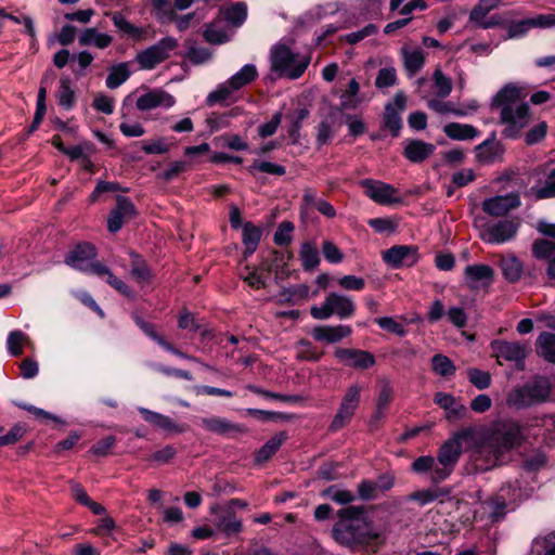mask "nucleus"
<instances>
[{
  "mask_svg": "<svg viewBox=\"0 0 555 555\" xmlns=\"http://www.w3.org/2000/svg\"><path fill=\"white\" fill-rule=\"evenodd\" d=\"M499 264L506 281L516 283L520 280L524 266L515 255L501 256Z\"/></svg>",
  "mask_w": 555,
  "mask_h": 555,
  "instance_id": "obj_27",
  "label": "nucleus"
},
{
  "mask_svg": "<svg viewBox=\"0 0 555 555\" xmlns=\"http://www.w3.org/2000/svg\"><path fill=\"white\" fill-rule=\"evenodd\" d=\"M397 83V72L392 66L384 67L378 70L375 79V86L378 89L389 88Z\"/></svg>",
  "mask_w": 555,
  "mask_h": 555,
  "instance_id": "obj_52",
  "label": "nucleus"
},
{
  "mask_svg": "<svg viewBox=\"0 0 555 555\" xmlns=\"http://www.w3.org/2000/svg\"><path fill=\"white\" fill-rule=\"evenodd\" d=\"M537 350L548 362H555V334H541L538 337Z\"/></svg>",
  "mask_w": 555,
  "mask_h": 555,
  "instance_id": "obj_40",
  "label": "nucleus"
},
{
  "mask_svg": "<svg viewBox=\"0 0 555 555\" xmlns=\"http://www.w3.org/2000/svg\"><path fill=\"white\" fill-rule=\"evenodd\" d=\"M384 124L385 127L392 132L393 137L399 134V131L402 127V121L399 112L392 104H387L385 107Z\"/></svg>",
  "mask_w": 555,
  "mask_h": 555,
  "instance_id": "obj_46",
  "label": "nucleus"
},
{
  "mask_svg": "<svg viewBox=\"0 0 555 555\" xmlns=\"http://www.w3.org/2000/svg\"><path fill=\"white\" fill-rule=\"evenodd\" d=\"M309 297V287L307 285H297L281 293V298L285 301L296 304L299 300H306Z\"/></svg>",
  "mask_w": 555,
  "mask_h": 555,
  "instance_id": "obj_55",
  "label": "nucleus"
},
{
  "mask_svg": "<svg viewBox=\"0 0 555 555\" xmlns=\"http://www.w3.org/2000/svg\"><path fill=\"white\" fill-rule=\"evenodd\" d=\"M530 192L537 199L555 197V169L547 176L543 185H533Z\"/></svg>",
  "mask_w": 555,
  "mask_h": 555,
  "instance_id": "obj_41",
  "label": "nucleus"
},
{
  "mask_svg": "<svg viewBox=\"0 0 555 555\" xmlns=\"http://www.w3.org/2000/svg\"><path fill=\"white\" fill-rule=\"evenodd\" d=\"M261 238V230L250 222L245 223L243 228V243L245 246V255H251L256 249Z\"/></svg>",
  "mask_w": 555,
  "mask_h": 555,
  "instance_id": "obj_36",
  "label": "nucleus"
},
{
  "mask_svg": "<svg viewBox=\"0 0 555 555\" xmlns=\"http://www.w3.org/2000/svg\"><path fill=\"white\" fill-rule=\"evenodd\" d=\"M436 94L440 98L448 96L452 91L451 80L442 74L441 70L437 69L434 74Z\"/></svg>",
  "mask_w": 555,
  "mask_h": 555,
  "instance_id": "obj_60",
  "label": "nucleus"
},
{
  "mask_svg": "<svg viewBox=\"0 0 555 555\" xmlns=\"http://www.w3.org/2000/svg\"><path fill=\"white\" fill-rule=\"evenodd\" d=\"M258 77V72L255 65L246 64L225 82L220 83L216 90L207 95L206 102L208 105L216 103L222 104L228 101L232 93L249 85Z\"/></svg>",
  "mask_w": 555,
  "mask_h": 555,
  "instance_id": "obj_7",
  "label": "nucleus"
},
{
  "mask_svg": "<svg viewBox=\"0 0 555 555\" xmlns=\"http://www.w3.org/2000/svg\"><path fill=\"white\" fill-rule=\"evenodd\" d=\"M96 249L89 243L78 244L73 250L68 253L65 258V263L73 269L91 273L94 275H102L107 272V267L99 261H95Z\"/></svg>",
  "mask_w": 555,
  "mask_h": 555,
  "instance_id": "obj_10",
  "label": "nucleus"
},
{
  "mask_svg": "<svg viewBox=\"0 0 555 555\" xmlns=\"http://www.w3.org/2000/svg\"><path fill=\"white\" fill-rule=\"evenodd\" d=\"M218 528L228 535L235 534L242 530V521L235 515H229L219 521Z\"/></svg>",
  "mask_w": 555,
  "mask_h": 555,
  "instance_id": "obj_62",
  "label": "nucleus"
},
{
  "mask_svg": "<svg viewBox=\"0 0 555 555\" xmlns=\"http://www.w3.org/2000/svg\"><path fill=\"white\" fill-rule=\"evenodd\" d=\"M383 259L392 267H410L417 261V249L406 245L392 246L384 253Z\"/></svg>",
  "mask_w": 555,
  "mask_h": 555,
  "instance_id": "obj_21",
  "label": "nucleus"
},
{
  "mask_svg": "<svg viewBox=\"0 0 555 555\" xmlns=\"http://www.w3.org/2000/svg\"><path fill=\"white\" fill-rule=\"evenodd\" d=\"M499 152V144L495 139L486 140L476 147V154L480 162L491 163Z\"/></svg>",
  "mask_w": 555,
  "mask_h": 555,
  "instance_id": "obj_45",
  "label": "nucleus"
},
{
  "mask_svg": "<svg viewBox=\"0 0 555 555\" xmlns=\"http://www.w3.org/2000/svg\"><path fill=\"white\" fill-rule=\"evenodd\" d=\"M434 401L447 412L449 421H457L466 416V406L455 397L444 392H437Z\"/></svg>",
  "mask_w": 555,
  "mask_h": 555,
  "instance_id": "obj_24",
  "label": "nucleus"
},
{
  "mask_svg": "<svg viewBox=\"0 0 555 555\" xmlns=\"http://www.w3.org/2000/svg\"><path fill=\"white\" fill-rule=\"evenodd\" d=\"M403 56L404 68L409 76H414L424 66L425 57L421 49H409L403 47L401 49Z\"/></svg>",
  "mask_w": 555,
  "mask_h": 555,
  "instance_id": "obj_29",
  "label": "nucleus"
},
{
  "mask_svg": "<svg viewBox=\"0 0 555 555\" xmlns=\"http://www.w3.org/2000/svg\"><path fill=\"white\" fill-rule=\"evenodd\" d=\"M323 495L330 498L331 500L339 504H347L354 500V495L351 491L337 489L335 487H330L328 489H326L323 492Z\"/></svg>",
  "mask_w": 555,
  "mask_h": 555,
  "instance_id": "obj_61",
  "label": "nucleus"
},
{
  "mask_svg": "<svg viewBox=\"0 0 555 555\" xmlns=\"http://www.w3.org/2000/svg\"><path fill=\"white\" fill-rule=\"evenodd\" d=\"M360 83L356 78H351L347 88L340 93L339 106L343 111H354L363 103H367L371 98L360 90Z\"/></svg>",
  "mask_w": 555,
  "mask_h": 555,
  "instance_id": "obj_19",
  "label": "nucleus"
},
{
  "mask_svg": "<svg viewBox=\"0 0 555 555\" xmlns=\"http://www.w3.org/2000/svg\"><path fill=\"white\" fill-rule=\"evenodd\" d=\"M130 76L127 63H119L111 67L106 78V87L108 89H116L122 85Z\"/></svg>",
  "mask_w": 555,
  "mask_h": 555,
  "instance_id": "obj_39",
  "label": "nucleus"
},
{
  "mask_svg": "<svg viewBox=\"0 0 555 555\" xmlns=\"http://www.w3.org/2000/svg\"><path fill=\"white\" fill-rule=\"evenodd\" d=\"M334 356L340 363L358 370H366L375 364L374 356L365 350L338 348Z\"/></svg>",
  "mask_w": 555,
  "mask_h": 555,
  "instance_id": "obj_15",
  "label": "nucleus"
},
{
  "mask_svg": "<svg viewBox=\"0 0 555 555\" xmlns=\"http://www.w3.org/2000/svg\"><path fill=\"white\" fill-rule=\"evenodd\" d=\"M433 371L442 377L453 376L455 373V365L453 362L443 354H436L431 360Z\"/></svg>",
  "mask_w": 555,
  "mask_h": 555,
  "instance_id": "obj_44",
  "label": "nucleus"
},
{
  "mask_svg": "<svg viewBox=\"0 0 555 555\" xmlns=\"http://www.w3.org/2000/svg\"><path fill=\"white\" fill-rule=\"evenodd\" d=\"M437 466V460L430 455H424L417 457L411 465V470L416 474H429V478L433 483H439L442 480H436L435 469Z\"/></svg>",
  "mask_w": 555,
  "mask_h": 555,
  "instance_id": "obj_38",
  "label": "nucleus"
},
{
  "mask_svg": "<svg viewBox=\"0 0 555 555\" xmlns=\"http://www.w3.org/2000/svg\"><path fill=\"white\" fill-rule=\"evenodd\" d=\"M502 0H480L478 4L472 10L469 18L472 22L488 28L491 26L490 23H485L486 15L493 9H495Z\"/></svg>",
  "mask_w": 555,
  "mask_h": 555,
  "instance_id": "obj_33",
  "label": "nucleus"
},
{
  "mask_svg": "<svg viewBox=\"0 0 555 555\" xmlns=\"http://www.w3.org/2000/svg\"><path fill=\"white\" fill-rule=\"evenodd\" d=\"M511 487H503L498 494H495L493 498H491L489 501L485 503L486 508L490 513V516L498 520L499 518H502L505 514L506 508V495L509 492Z\"/></svg>",
  "mask_w": 555,
  "mask_h": 555,
  "instance_id": "obj_32",
  "label": "nucleus"
},
{
  "mask_svg": "<svg viewBox=\"0 0 555 555\" xmlns=\"http://www.w3.org/2000/svg\"><path fill=\"white\" fill-rule=\"evenodd\" d=\"M299 257L305 270H312L320 263V256L314 243L306 242L301 245Z\"/></svg>",
  "mask_w": 555,
  "mask_h": 555,
  "instance_id": "obj_37",
  "label": "nucleus"
},
{
  "mask_svg": "<svg viewBox=\"0 0 555 555\" xmlns=\"http://www.w3.org/2000/svg\"><path fill=\"white\" fill-rule=\"evenodd\" d=\"M361 185L364 194L377 204L389 205L399 201L397 190L390 184L366 179L361 182Z\"/></svg>",
  "mask_w": 555,
  "mask_h": 555,
  "instance_id": "obj_14",
  "label": "nucleus"
},
{
  "mask_svg": "<svg viewBox=\"0 0 555 555\" xmlns=\"http://www.w3.org/2000/svg\"><path fill=\"white\" fill-rule=\"evenodd\" d=\"M322 253L324 258L331 263H339L344 259L343 253L332 241L323 242Z\"/></svg>",
  "mask_w": 555,
  "mask_h": 555,
  "instance_id": "obj_64",
  "label": "nucleus"
},
{
  "mask_svg": "<svg viewBox=\"0 0 555 555\" xmlns=\"http://www.w3.org/2000/svg\"><path fill=\"white\" fill-rule=\"evenodd\" d=\"M550 390V380L546 377L537 376L524 387L509 392L507 403L516 408L529 406L545 401L548 398Z\"/></svg>",
  "mask_w": 555,
  "mask_h": 555,
  "instance_id": "obj_8",
  "label": "nucleus"
},
{
  "mask_svg": "<svg viewBox=\"0 0 555 555\" xmlns=\"http://www.w3.org/2000/svg\"><path fill=\"white\" fill-rule=\"evenodd\" d=\"M525 436L520 425L511 420L494 422L482 435V440L476 452L475 460L481 469L501 465L504 457L515 448L521 446Z\"/></svg>",
  "mask_w": 555,
  "mask_h": 555,
  "instance_id": "obj_1",
  "label": "nucleus"
},
{
  "mask_svg": "<svg viewBox=\"0 0 555 555\" xmlns=\"http://www.w3.org/2000/svg\"><path fill=\"white\" fill-rule=\"evenodd\" d=\"M446 135L452 140H473L479 135V130L472 125L449 122L443 127Z\"/></svg>",
  "mask_w": 555,
  "mask_h": 555,
  "instance_id": "obj_28",
  "label": "nucleus"
},
{
  "mask_svg": "<svg viewBox=\"0 0 555 555\" xmlns=\"http://www.w3.org/2000/svg\"><path fill=\"white\" fill-rule=\"evenodd\" d=\"M28 341L29 338L26 334L21 331H13L7 339L8 350L13 357H17L23 352V346Z\"/></svg>",
  "mask_w": 555,
  "mask_h": 555,
  "instance_id": "obj_48",
  "label": "nucleus"
},
{
  "mask_svg": "<svg viewBox=\"0 0 555 555\" xmlns=\"http://www.w3.org/2000/svg\"><path fill=\"white\" fill-rule=\"evenodd\" d=\"M112 21L116 28L134 38H140L143 34V30L141 28L135 27L134 25L129 23L120 13H114L112 15Z\"/></svg>",
  "mask_w": 555,
  "mask_h": 555,
  "instance_id": "obj_51",
  "label": "nucleus"
},
{
  "mask_svg": "<svg viewBox=\"0 0 555 555\" xmlns=\"http://www.w3.org/2000/svg\"><path fill=\"white\" fill-rule=\"evenodd\" d=\"M491 348L500 364L502 361H506L514 363L517 369H524V361L528 352L526 345L518 341L495 340L491 344Z\"/></svg>",
  "mask_w": 555,
  "mask_h": 555,
  "instance_id": "obj_13",
  "label": "nucleus"
},
{
  "mask_svg": "<svg viewBox=\"0 0 555 555\" xmlns=\"http://www.w3.org/2000/svg\"><path fill=\"white\" fill-rule=\"evenodd\" d=\"M204 38L210 43L220 44L227 42L230 36L222 26L210 24L204 30Z\"/></svg>",
  "mask_w": 555,
  "mask_h": 555,
  "instance_id": "obj_50",
  "label": "nucleus"
},
{
  "mask_svg": "<svg viewBox=\"0 0 555 555\" xmlns=\"http://www.w3.org/2000/svg\"><path fill=\"white\" fill-rule=\"evenodd\" d=\"M294 231V224L289 221H283L280 223L278 230L274 233V243L279 246L287 245L292 242V233Z\"/></svg>",
  "mask_w": 555,
  "mask_h": 555,
  "instance_id": "obj_59",
  "label": "nucleus"
},
{
  "mask_svg": "<svg viewBox=\"0 0 555 555\" xmlns=\"http://www.w3.org/2000/svg\"><path fill=\"white\" fill-rule=\"evenodd\" d=\"M441 495V491L439 489H424L414 491L409 494L408 499L410 501L417 502L421 506L427 505L435 500H437Z\"/></svg>",
  "mask_w": 555,
  "mask_h": 555,
  "instance_id": "obj_53",
  "label": "nucleus"
},
{
  "mask_svg": "<svg viewBox=\"0 0 555 555\" xmlns=\"http://www.w3.org/2000/svg\"><path fill=\"white\" fill-rule=\"evenodd\" d=\"M378 393L376 397V414L380 416L385 409L391 403L393 389L389 380L379 379L377 382Z\"/></svg>",
  "mask_w": 555,
  "mask_h": 555,
  "instance_id": "obj_35",
  "label": "nucleus"
},
{
  "mask_svg": "<svg viewBox=\"0 0 555 555\" xmlns=\"http://www.w3.org/2000/svg\"><path fill=\"white\" fill-rule=\"evenodd\" d=\"M176 103L175 98L162 89H153L140 95L135 105L140 111H150L156 107L169 108Z\"/></svg>",
  "mask_w": 555,
  "mask_h": 555,
  "instance_id": "obj_18",
  "label": "nucleus"
},
{
  "mask_svg": "<svg viewBox=\"0 0 555 555\" xmlns=\"http://www.w3.org/2000/svg\"><path fill=\"white\" fill-rule=\"evenodd\" d=\"M135 215V208L132 202L124 196L117 197V204L112 209L107 218V229L109 232L115 233L119 231L125 221L130 220Z\"/></svg>",
  "mask_w": 555,
  "mask_h": 555,
  "instance_id": "obj_16",
  "label": "nucleus"
},
{
  "mask_svg": "<svg viewBox=\"0 0 555 555\" xmlns=\"http://www.w3.org/2000/svg\"><path fill=\"white\" fill-rule=\"evenodd\" d=\"M520 205L519 196L515 193L499 195L483 201L482 210L491 216L500 217L508 214Z\"/></svg>",
  "mask_w": 555,
  "mask_h": 555,
  "instance_id": "obj_17",
  "label": "nucleus"
},
{
  "mask_svg": "<svg viewBox=\"0 0 555 555\" xmlns=\"http://www.w3.org/2000/svg\"><path fill=\"white\" fill-rule=\"evenodd\" d=\"M464 276L469 288L489 286L494 278V270L488 264H469L464 270Z\"/></svg>",
  "mask_w": 555,
  "mask_h": 555,
  "instance_id": "obj_20",
  "label": "nucleus"
},
{
  "mask_svg": "<svg viewBox=\"0 0 555 555\" xmlns=\"http://www.w3.org/2000/svg\"><path fill=\"white\" fill-rule=\"evenodd\" d=\"M351 333L349 325H318L312 330L311 335L315 340L334 344L349 337Z\"/></svg>",
  "mask_w": 555,
  "mask_h": 555,
  "instance_id": "obj_22",
  "label": "nucleus"
},
{
  "mask_svg": "<svg viewBox=\"0 0 555 555\" xmlns=\"http://www.w3.org/2000/svg\"><path fill=\"white\" fill-rule=\"evenodd\" d=\"M521 90L507 83L492 99L491 108L500 111V120L504 126L503 134L515 139L531 120L530 107L520 100Z\"/></svg>",
  "mask_w": 555,
  "mask_h": 555,
  "instance_id": "obj_2",
  "label": "nucleus"
},
{
  "mask_svg": "<svg viewBox=\"0 0 555 555\" xmlns=\"http://www.w3.org/2000/svg\"><path fill=\"white\" fill-rule=\"evenodd\" d=\"M518 228L519 223L511 219L480 224L478 225L479 237L488 244H504L516 236Z\"/></svg>",
  "mask_w": 555,
  "mask_h": 555,
  "instance_id": "obj_12",
  "label": "nucleus"
},
{
  "mask_svg": "<svg viewBox=\"0 0 555 555\" xmlns=\"http://www.w3.org/2000/svg\"><path fill=\"white\" fill-rule=\"evenodd\" d=\"M337 284L346 291H362L365 286L364 279L356 275H344L337 279Z\"/></svg>",
  "mask_w": 555,
  "mask_h": 555,
  "instance_id": "obj_63",
  "label": "nucleus"
},
{
  "mask_svg": "<svg viewBox=\"0 0 555 555\" xmlns=\"http://www.w3.org/2000/svg\"><path fill=\"white\" fill-rule=\"evenodd\" d=\"M271 70L280 77L297 79L310 64V56L293 52L284 44H278L270 52Z\"/></svg>",
  "mask_w": 555,
  "mask_h": 555,
  "instance_id": "obj_5",
  "label": "nucleus"
},
{
  "mask_svg": "<svg viewBox=\"0 0 555 555\" xmlns=\"http://www.w3.org/2000/svg\"><path fill=\"white\" fill-rule=\"evenodd\" d=\"M361 391L362 386L359 384H352L346 389L339 408L330 425L331 431H337L350 423L360 404Z\"/></svg>",
  "mask_w": 555,
  "mask_h": 555,
  "instance_id": "obj_11",
  "label": "nucleus"
},
{
  "mask_svg": "<svg viewBox=\"0 0 555 555\" xmlns=\"http://www.w3.org/2000/svg\"><path fill=\"white\" fill-rule=\"evenodd\" d=\"M113 41L107 34L99 33L95 28H87L79 37L80 46H94L99 49H105Z\"/></svg>",
  "mask_w": 555,
  "mask_h": 555,
  "instance_id": "obj_31",
  "label": "nucleus"
},
{
  "mask_svg": "<svg viewBox=\"0 0 555 555\" xmlns=\"http://www.w3.org/2000/svg\"><path fill=\"white\" fill-rule=\"evenodd\" d=\"M469 382L478 389H486L491 385V375L479 369H469L467 371Z\"/></svg>",
  "mask_w": 555,
  "mask_h": 555,
  "instance_id": "obj_57",
  "label": "nucleus"
},
{
  "mask_svg": "<svg viewBox=\"0 0 555 555\" xmlns=\"http://www.w3.org/2000/svg\"><path fill=\"white\" fill-rule=\"evenodd\" d=\"M296 358L304 361H319L321 353L308 340L301 339L295 346Z\"/></svg>",
  "mask_w": 555,
  "mask_h": 555,
  "instance_id": "obj_47",
  "label": "nucleus"
},
{
  "mask_svg": "<svg viewBox=\"0 0 555 555\" xmlns=\"http://www.w3.org/2000/svg\"><path fill=\"white\" fill-rule=\"evenodd\" d=\"M59 104L67 109L72 108L75 103V92L70 87V79L63 77L60 80V88L57 91Z\"/></svg>",
  "mask_w": 555,
  "mask_h": 555,
  "instance_id": "obj_43",
  "label": "nucleus"
},
{
  "mask_svg": "<svg viewBox=\"0 0 555 555\" xmlns=\"http://www.w3.org/2000/svg\"><path fill=\"white\" fill-rule=\"evenodd\" d=\"M224 18L234 26H241L247 17V7L243 2H237L223 11Z\"/></svg>",
  "mask_w": 555,
  "mask_h": 555,
  "instance_id": "obj_42",
  "label": "nucleus"
},
{
  "mask_svg": "<svg viewBox=\"0 0 555 555\" xmlns=\"http://www.w3.org/2000/svg\"><path fill=\"white\" fill-rule=\"evenodd\" d=\"M332 534L341 545L353 547L379 538V532L366 520L362 506H347L338 512Z\"/></svg>",
  "mask_w": 555,
  "mask_h": 555,
  "instance_id": "obj_3",
  "label": "nucleus"
},
{
  "mask_svg": "<svg viewBox=\"0 0 555 555\" xmlns=\"http://www.w3.org/2000/svg\"><path fill=\"white\" fill-rule=\"evenodd\" d=\"M356 312V304L351 297L339 294L330 293L320 306H312L310 314L315 320H327L336 315L340 320L353 317Z\"/></svg>",
  "mask_w": 555,
  "mask_h": 555,
  "instance_id": "obj_6",
  "label": "nucleus"
},
{
  "mask_svg": "<svg viewBox=\"0 0 555 555\" xmlns=\"http://www.w3.org/2000/svg\"><path fill=\"white\" fill-rule=\"evenodd\" d=\"M178 47L179 41L177 38L171 36L164 37L156 43L140 51L135 55V62L139 64L140 69L152 70L167 61Z\"/></svg>",
  "mask_w": 555,
  "mask_h": 555,
  "instance_id": "obj_9",
  "label": "nucleus"
},
{
  "mask_svg": "<svg viewBox=\"0 0 555 555\" xmlns=\"http://www.w3.org/2000/svg\"><path fill=\"white\" fill-rule=\"evenodd\" d=\"M286 440L284 433H279L270 438L261 449L256 453V462L262 463L271 459Z\"/></svg>",
  "mask_w": 555,
  "mask_h": 555,
  "instance_id": "obj_34",
  "label": "nucleus"
},
{
  "mask_svg": "<svg viewBox=\"0 0 555 555\" xmlns=\"http://www.w3.org/2000/svg\"><path fill=\"white\" fill-rule=\"evenodd\" d=\"M542 551L544 555H555V533H551L544 538H538L533 541L532 553L539 555Z\"/></svg>",
  "mask_w": 555,
  "mask_h": 555,
  "instance_id": "obj_54",
  "label": "nucleus"
},
{
  "mask_svg": "<svg viewBox=\"0 0 555 555\" xmlns=\"http://www.w3.org/2000/svg\"><path fill=\"white\" fill-rule=\"evenodd\" d=\"M197 424L204 430L220 436L243 431L240 425L220 416L199 417Z\"/></svg>",
  "mask_w": 555,
  "mask_h": 555,
  "instance_id": "obj_23",
  "label": "nucleus"
},
{
  "mask_svg": "<svg viewBox=\"0 0 555 555\" xmlns=\"http://www.w3.org/2000/svg\"><path fill=\"white\" fill-rule=\"evenodd\" d=\"M139 412L147 423L167 433L181 434L185 431V427L183 425L177 424L173 420L166 415L145 408H139Z\"/></svg>",
  "mask_w": 555,
  "mask_h": 555,
  "instance_id": "obj_25",
  "label": "nucleus"
},
{
  "mask_svg": "<svg viewBox=\"0 0 555 555\" xmlns=\"http://www.w3.org/2000/svg\"><path fill=\"white\" fill-rule=\"evenodd\" d=\"M435 151V145L421 140L408 141L403 155L412 163H422Z\"/></svg>",
  "mask_w": 555,
  "mask_h": 555,
  "instance_id": "obj_26",
  "label": "nucleus"
},
{
  "mask_svg": "<svg viewBox=\"0 0 555 555\" xmlns=\"http://www.w3.org/2000/svg\"><path fill=\"white\" fill-rule=\"evenodd\" d=\"M260 171L268 175L273 176H283L286 172V169L282 165H278L271 162H255L250 167L249 171L254 173L255 171Z\"/></svg>",
  "mask_w": 555,
  "mask_h": 555,
  "instance_id": "obj_58",
  "label": "nucleus"
},
{
  "mask_svg": "<svg viewBox=\"0 0 555 555\" xmlns=\"http://www.w3.org/2000/svg\"><path fill=\"white\" fill-rule=\"evenodd\" d=\"M131 271L132 279L140 285L149 284L152 280V272L146 262L137 254L131 253Z\"/></svg>",
  "mask_w": 555,
  "mask_h": 555,
  "instance_id": "obj_30",
  "label": "nucleus"
},
{
  "mask_svg": "<svg viewBox=\"0 0 555 555\" xmlns=\"http://www.w3.org/2000/svg\"><path fill=\"white\" fill-rule=\"evenodd\" d=\"M473 427L463 428L449 438L438 450L434 478L446 480L453 472L462 453L463 441L474 437Z\"/></svg>",
  "mask_w": 555,
  "mask_h": 555,
  "instance_id": "obj_4",
  "label": "nucleus"
},
{
  "mask_svg": "<svg viewBox=\"0 0 555 555\" xmlns=\"http://www.w3.org/2000/svg\"><path fill=\"white\" fill-rule=\"evenodd\" d=\"M555 243L548 240H535L532 244V255L537 259H551L555 254Z\"/></svg>",
  "mask_w": 555,
  "mask_h": 555,
  "instance_id": "obj_49",
  "label": "nucleus"
},
{
  "mask_svg": "<svg viewBox=\"0 0 555 555\" xmlns=\"http://www.w3.org/2000/svg\"><path fill=\"white\" fill-rule=\"evenodd\" d=\"M3 427H0V446H11L16 443L25 434V426L15 424L5 435Z\"/></svg>",
  "mask_w": 555,
  "mask_h": 555,
  "instance_id": "obj_56",
  "label": "nucleus"
}]
</instances>
